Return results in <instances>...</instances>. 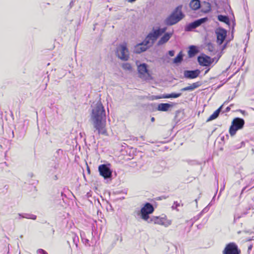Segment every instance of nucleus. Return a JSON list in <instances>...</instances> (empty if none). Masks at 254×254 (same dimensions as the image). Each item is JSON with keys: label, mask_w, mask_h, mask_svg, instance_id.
Segmentation results:
<instances>
[{"label": "nucleus", "mask_w": 254, "mask_h": 254, "mask_svg": "<svg viewBox=\"0 0 254 254\" xmlns=\"http://www.w3.org/2000/svg\"><path fill=\"white\" fill-rule=\"evenodd\" d=\"M90 120L92 123L94 131H97L98 134L108 135L106 128V112L101 102H98L93 108L90 115Z\"/></svg>", "instance_id": "1"}, {"label": "nucleus", "mask_w": 254, "mask_h": 254, "mask_svg": "<svg viewBox=\"0 0 254 254\" xmlns=\"http://www.w3.org/2000/svg\"><path fill=\"white\" fill-rule=\"evenodd\" d=\"M183 5L177 6L172 11L171 13L164 20V24L168 26L176 24L185 17V14L182 11Z\"/></svg>", "instance_id": "2"}, {"label": "nucleus", "mask_w": 254, "mask_h": 254, "mask_svg": "<svg viewBox=\"0 0 254 254\" xmlns=\"http://www.w3.org/2000/svg\"><path fill=\"white\" fill-rule=\"evenodd\" d=\"M154 211V208L152 204L150 202H146L143 204L140 211H135L134 213H136L137 215H140L141 218L146 221L150 218L149 215L152 214Z\"/></svg>", "instance_id": "3"}, {"label": "nucleus", "mask_w": 254, "mask_h": 254, "mask_svg": "<svg viewBox=\"0 0 254 254\" xmlns=\"http://www.w3.org/2000/svg\"><path fill=\"white\" fill-rule=\"evenodd\" d=\"M245 125V121L243 119L236 117L234 118L229 128V133L231 136H234L237 131L243 128Z\"/></svg>", "instance_id": "4"}, {"label": "nucleus", "mask_w": 254, "mask_h": 254, "mask_svg": "<svg viewBox=\"0 0 254 254\" xmlns=\"http://www.w3.org/2000/svg\"><path fill=\"white\" fill-rule=\"evenodd\" d=\"M98 171L100 176L105 180H112L113 171L111 169V164H103L99 166Z\"/></svg>", "instance_id": "5"}, {"label": "nucleus", "mask_w": 254, "mask_h": 254, "mask_svg": "<svg viewBox=\"0 0 254 254\" xmlns=\"http://www.w3.org/2000/svg\"><path fill=\"white\" fill-rule=\"evenodd\" d=\"M116 56L122 61H127L129 59L128 50L125 45H120L116 50Z\"/></svg>", "instance_id": "6"}, {"label": "nucleus", "mask_w": 254, "mask_h": 254, "mask_svg": "<svg viewBox=\"0 0 254 254\" xmlns=\"http://www.w3.org/2000/svg\"><path fill=\"white\" fill-rule=\"evenodd\" d=\"M197 59L199 64L203 66H209L214 62V59L203 53L199 55Z\"/></svg>", "instance_id": "7"}, {"label": "nucleus", "mask_w": 254, "mask_h": 254, "mask_svg": "<svg viewBox=\"0 0 254 254\" xmlns=\"http://www.w3.org/2000/svg\"><path fill=\"white\" fill-rule=\"evenodd\" d=\"M215 34L217 37V43L218 45H222L226 38L227 30L222 27H218L215 30Z\"/></svg>", "instance_id": "8"}, {"label": "nucleus", "mask_w": 254, "mask_h": 254, "mask_svg": "<svg viewBox=\"0 0 254 254\" xmlns=\"http://www.w3.org/2000/svg\"><path fill=\"white\" fill-rule=\"evenodd\" d=\"M241 251L234 243H230L226 245L223 251V254H240Z\"/></svg>", "instance_id": "9"}, {"label": "nucleus", "mask_w": 254, "mask_h": 254, "mask_svg": "<svg viewBox=\"0 0 254 254\" xmlns=\"http://www.w3.org/2000/svg\"><path fill=\"white\" fill-rule=\"evenodd\" d=\"M201 71L198 69L194 70H185L184 71V77L186 79H194L199 76Z\"/></svg>", "instance_id": "10"}, {"label": "nucleus", "mask_w": 254, "mask_h": 254, "mask_svg": "<svg viewBox=\"0 0 254 254\" xmlns=\"http://www.w3.org/2000/svg\"><path fill=\"white\" fill-rule=\"evenodd\" d=\"M165 217H160L158 216H153L151 217L147 221L148 223L154 222L155 224L164 225L165 227L168 226L171 224L170 222L166 223Z\"/></svg>", "instance_id": "11"}, {"label": "nucleus", "mask_w": 254, "mask_h": 254, "mask_svg": "<svg viewBox=\"0 0 254 254\" xmlns=\"http://www.w3.org/2000/svg\"><path fill=\"white\" fill-rule=\"evenodd\" d=\"M173 34V32H166L161 37L157 42V46H161L166 43L171 38Z\"/></svg>", "instance_id": "12"}, {"label": "nucleus", "mask_w": 254, "mask_h": 254, "mask_svg": "<svg viewBox=\"0 0 254 254\" xmlns=\"http://www.w3.org/2000/svg\"><path fill=\"white\" fill-rule=\"evenodd\" d=\"M146 37L151 41L152 44H153L154 42L157 40V39L160 37V35L157 30L153 28L152 31L147 34Z\"/></svg>", "instance_id": "13"}, {"label": "nucleus", "mask_w": 254, "mask_h": 254, "mask_svg": "<svg viewBox=\"0 0 254 254\" xmlns=\"http://www.w3.org/2000/svg\"><path fill=\"white\" fill-rule=\"evenodd\" d=\"M59 167V163L58 162H54L50 164L49 168L47 170V174L49 177H52L57 172Z\"/></svg>", "instance_id": "14"}, {"label": "nucleus", "mask_w": 254, "mask_h": 254, "mask_svg": "<svg viewBox=\"0 0 254 254\" xmlns=\"http://www.w3.org/2000/svg\"><path fill=\"white\" fill-rule=\"evenodd\" d=\"M137 70L138 73L141 75H144L145 74H147L148 76H150L149 73V70L148 69V65L145 63L141 64L139 65H138Z\"/></svg>", "instance_id": "15"}, {"label": "nucleus", "mask_w": 254, "mask_h": 254, "mask_svg": "<svg viewBox=\"0 0 254 254\" xmlns=\"http://www.w3.org/2000/svg\"><path fill=\"white\" fill-rule=\"evenodd\" d=\"M202 85V82L200 81H197L196 82L193 83L190 86L185 87L180 89V91L182 92L186 91H193L195 89L199 87Z\"/></svg>", "instance_id": "16"}, {"label": "nucleus", "mask_w": 254, "mask_h": 254, "mask_svg": "<svg viewBox=\"0 0 254 254\" xmlns=\"http://www.w3.org/2000/svg\"><path fill=\"white\" fill-rule=\"evenodd\" d=\"M173 104L169 103H160L158 105L157 110L159 111L167 112L172 107Z\"/></svg>", "instance_id": "17"}, {"label": "nucleus", "mask_w": 254, "mask_h": 254, "mask_svg": "<svg viewBox=\"0 0 254 254\" xmlns=\"http://www.w3.org/2000/svg\"><path fill=\"white\" fill-rule=\"evenodd\" d=\"M201 4L200 0H191L189 3V6L192 10H196L201 7Z\"/></svg>", "instance_id": "18"}, {"label": "nucleus", "mask_w": 254, "mask_h": 254, "mask_svg": "<svg viewBox=\"0 0 254 254\" xmlns=\"http://www.w3.org/2000/svg\"><path fill=\"white\" fill-rule=\"evenodd\" d=\"M199 50L198 48L194 45H191L189 47L188 50V56L189 58H192L194 57L197 53H198Z\"/></svg>", "instance_id": "19"}, {"label": "nucleus", "mask_w": 254, "mask_h": 254, "mask_svg": "<svg viewBox=\"0 0 254 254\" xmlns=\"http://www.w3.org/2000/svg\"><path fill=\"white\" fill-rule=\"evenodd\" d=\"M17 215L18 217H17V218L18 219H20L21 218H26L32 220H36L37 218V216L32 214L18 213Z\"/></svg>", "instance_id": "20"}, {"label": "nucleus", "mask_w": 254, "mask_h": 254, "mask_svg": "<svg viewBox=\"0 0 254 254\" xmlns=\"http://www.w3.org/2000/svg\"><path fill=\"white\" fill-rule=\"evenodd\" d=\"M201 11L204 13H207L211 10V4L208 2L204 1L201 4Z\"/></svg>", "instance_id": "21"}, {"label": "nucleus", "mask_w": 254, "mask_h": 254, "mask_svg": "<svg viewBox=\"0 0 254 254\" xmlns=\"http://www.w3.org/2000/svg\"><path fill=\"white\" fill-rule=\"evenodd\" d=\"M197 28L194 21L190 22L185 26V30L186 32H190L193 31L194 29Z\"/></svg>", "instance_id": "22"}, {"label": "nucleus", "mask_w": 254, "mask_h": 254, "mask_svg": "<svg viewBox=\"0 0 254 254\" xmlns=\"http://www.w3.org/2000/svg\"><path fill=\"white\" fill-rule=\"evenodd\" d=\"M217 19L219 21L224 22L227 25L230 24V21L228 16L219 14L217 16Z\"/></svg>", "instance_id": "23"}, {"label": "nucleus", "mask_w": 254, "mask_h": 254, "mask_svg": "<svg viewBox=\"0 0 254 254\" xmlns=\"http://www.w3.org/2000/svg\"><path fill=\"white\" fill-rule=\"evenodd\" d=\"M184 55L182 51H180L177 56L173 59V62L175 64H179L183 61Z\"/></svg>", "instance_id": "24"}, {"label": "nucleus", "mask_w": 254, "mask_h": 254, "mask_svg": "<svg viewBox=\"0 0 254 254\" xmlns=\"http://www.w3.org/2000/svg\"><path fill=\"white\" fill-rule=\"evenodd\" d=\"M147 47L140 45V43L137 44L134 48V51L137 54H140L147 50Z\"/></svg>", "instance_id": "25"}, {"label": "nucleus", "mask_w": 254, "mask_h": 254, "mask_svg": "<svg viewBox=\"0 0 254 254\" xmlns=\"http://www.w3.org/2000/svg\"><path fill=\"white\" fill-rule=\"evenodd\" d=\"M196 23L197 27L205 23L208 21V18L207 17H202L199 19L194 20Z\"/></svg>", "instance_id": "26"}, {"label": "nucleus", "mask_w": 254, "mask_h": 254, "mask_svg": "<svg viewBox=\"0 0 254 254\" xmlns=\"http://www.w3.org/2000/svg\"><path fill=\"white\" fill-rule=\"evenodd\" d=\"M153 44H152V42H150V40L147 38V37L146 36L144 40L140 43V45L143 46L144 47H147V49H148L150 48L151 46H152Z\"/></svg>", "instance_id": "27"}, {"label": "nucleus", "mask_w": 254, "mask_h": 254, "mask_svg": "<svg viewBox=\"0 0 254 254\" xmlns=\"http://www.w3.org/2000/svg\"><path fill=\"white\" fill-rule=\"evenodd\" d=\"M184 115V112L181 110H178L176 112V115L175 116V120L177 123L180 122L181 119L183 118Z\"/></svg>", "instance_id": "28"}, {"label": "nucleus", "mask_w": 254, "mask_h": 254, "mask_svg": "<svg viewBox=\"0 0 254 254\" xmlns=\"http://www.w3.org/2000/svg\"><path fill=\"white\" fill-rule=\"evenodd\" d=\"M219 115L218 111H214V112L207 119L206 122L216 119L218 117Z\"/></svg>", "instance_id": "29"}, {"label": "nucleus", "mask_w": 254, "mask_h": 254, "mask_svg": "<svg viewBox=\"0 0 254 254\" xmlns=\"http://www.w3.org/2000/svg\"><path fill=\"white\" fill-rule=\"evenodd\" d=\"M122 68L126 70L131 71L132 70L131 65L128 63H124L122 64Z\"/></svg>", "instance_id": "30"}, {"label": "nucleus", "mask_w": 254, "mask_h": 254, "mask_svg": "<svg viewBox=\"0 0 254 254\" xmlns=\"http://www.w3.org/2000/svg\"><path fill=\"white\" fill-rule=\"evenodd\" d=\"M156 29L157 30L160 36H161L163 34H165V33H166V31L167 29V27H164L163 28L158 27V28H156Z\"/></svg>", "instance_id": "31"}, {"label": "nucleus", "mask_w": 254, "mask_h": 254, "mask_svg": "<svg viewBox=\"0 0 254 254\" xmlns=\"http://www.w3.org/2000/svg\"><path fill=\"white\" fill-rule=\"evenodd\" d=\"M63 153V151L62 149H58V150L56 151V152L55 153V154L54 156H55V157H56V158L57 159H58V158H60V157L61 156H62V155Z\"/></svg>", "instance_id": "32"}, {"label": "nucleus", "mask_w": 254, "mask_h": 254, "mask_svg": "<svg viewBox=\"0 0 254 254\" xmlns=\"http://www.w3.org/2000/svg\"><path fill=\"white\" fill-rule=\"evenodd\" d=\"M207 50L210 52H213L214 50V47L213 45L211 43H209L207 45Z\"/></svg>", "instance_id": "33"}, {"label": "nucleus", "mask_w": 254, "mask_h": 254, "mask_svg": "<svg viewBox=\"0 0 254 254\" xmlns=\"http://www.w3.org/2000/svg\"><path fill=\"white\" fill-rule=\"evenodd\" d=\"M245 144V143L244 141H242L240 144L236 145L235 146H233L232 148L234 149H237L240 148L243 146H244Z\"/></svg>", "instance_id": "34"}, {"label": "nucleus", "mask_w": 254, "mask_h": 254, "mask_svg": "<svg viewBox=\"0 0 254 254\" xmlns=\"http://www.w3.org/2000/svg\"><path fill=\"white\" fill-rule=\"evenodd\" d=\"M182 95V93H171V98H176L180 97Z\"/></svg>", "instance_id": "35"}, {"label": "nucleus", "mask_w": 254, "mask_h": 254, "mask_svg": "<svg viewBox=\"0 0 254 254\" xmlns=\"http://www.w3.org/2000/svg\"><path fill=\"white\" fill-rule=\"evenodd\" d=\"M37 254H48V253L44 250L39 249L37 251Z\"/></svg>", "instance_id": "36"}, {"label": "nucleus", "mask_w": 254, "mask_h": 254, "mask_svg": "<svg viewBox=\"0 0 254 254\" xmlns=\"http://www.w3.org/2000/svg\"><path fill=\"white\" fill-rule=\"evenodd\" d=\"M180 205V203H178L177 201H175L174 202L173 205L172 206V209H176L178 210L177 208Z\"/></svg>", "instance_id": "37"}, {"label": "nucleus", "mask_w": 254, "mask_h": 254, "mask_svg": "<svg viewBox=\"0 0 254 254\" xmlns=\"http://www.w3.org/2000/svg\"><path fill=\"white\" fill-rule=\"evenodd\" d=\"M162 97L163 98H171V93L170 94H164L162 95Z\"/></svg>", "instance_id": "38"}, {"label": "nucleus", "mask_w": 254, "mask_h": 254, "mask_svg": "<svg viewBox=\"0 0 254 254\" xmlns=\"http://www.w3.org/2000/svg\"><path fill=\"white\" fill-rule=\"evenodd\" d=\"M168 55L170 57H173L175 55V51L174 50H170L168 51Z\"/></svg>", "instance_id": "39"}, {"label": "nucleus", "mask_w": 254, "mask_h": 254, "mask_svg": "<svg viewBox=\"0 0 254 254\" xmlns=\"http://www.w3.org/2000/svg\"><path fill=\"white\" fill-rule=\"evenodd\" d=\"M208 209L207 207L204 208L200 213H199V216H202V214L203 213L206 212L207 211Z\"/></svg>", "instance_id": "40"}, {"label": "nucleus", "mask_w": 254, "mask_h": 254, "mask_svg": "<svg viewBox=\"0 0 254 254\" xmlns=\"http://www.w3.org/2000/svg\"><path fill=\"white\" fill-rule=\"evenodd\" d=\"M81 239L84 243H85V245H87L89 243V240L87 239H83V238L81 236Z\"/></svg>", "instance_id": "41"}, {"label": "nucleus", "mask_w": 254, "mask_h": 254, "mask_svg": "<svg viewBox=\"0 0 254 254\" xmlns=\"http://www.w3.org/2000/svg\"><path fill=\"white\" fill-rule=\"evenodd\" d=\"M223 105H221L220 107H219L215 111H218V114L219 115L220 112L222 111Z\"/></svg>", "instance_id": "42"}, {"label": "nucleus", "mask_w": 254, "mask_h": 254, "mask_svg": "<svg viewBox=\"0 0 254 254\" xmlns=\"http://www.w3.org/2000/svg\"><path fill=\"white\" fill-rule=\"evenodd\" d=\"M239 111L244 116L248 115V114L244 110H239Z\"/></svg>", "instance_id": "43"}, {"label": "nucleus", "mask_w": 254, "mask_h": 254, "mask_svg": "<svg viewBox=\"0 0 254 254\" xmlns=\"http://www.w3.org/2000/svg\"><path fill=\"white\" fill-rule=\"evenodd\" d=\"M229 43V41H227L226 43H225L223 46H222V50H224L226 47H227V44Z\"/></svg>", "instance_id": "44"}, {"label": "nucleus", "mask_w": 254, "mask_h": 254, "mask_svg": "<svg viewBox=\"0 0 254 254\" xmlns=\"http://www.w3.org/2000/svg\"><path fill=\"white\" fill-rule=\"evenodd\" d=\"M225 184H224L223 186L221 188L219 196L220 195V193H221V192L224 190V189L225 188Z\"/></svg>", "instance_id": "45"}, {"label": "nucleus", "mask_w": 254, "mask_h": 254, "mask_svg": "<svg viewBox=\"0 0 254 254\" xmlns=\"http://www.w3.org/2000/svg\"><path fill=\"white\" fill-rule=\"evenodd\" d=\"M53 176V179L55 181H56L58 180V177L57 175H55V174L52 176Z\"/></svg>", "instance_id": "46"}, {"label": "nucleus", "mask_w": 254, "mask_h": 254, "mask_svg": "<svg viewBox=\"0 0 254 254\" xmlns=\"http://www.w3.org/2000/svg\"><path fill=\"white\" fill-rule=\"evenodd\" d=\"M201 216H199V214L198 215H197L195 217H194L193 219H194L195 221H196L198 219H199V218L201 217Z\"/></svg>", "instance_id": "47"}, {"label": "nucleus", "mask_w": 254, "mask_h": 254, "mask_svg": "<svg viewBox=\"0 0 254 254\" xmlns=\"http://www.w3.org/2000/svg\"><path fill=\"white\" fill-rule=\"evenodd\" d=\"M231 108H230V107L229 106V107H227L226 109H225V110L224 111V112H228L230 111Z\"/></svg>", "instance_id": "48"}, {"label": "nucleus", "mask_w": 254, "mask_h": 254, "mask_svg": "<svg viewBox=\"0 0 254 254\" xmlns=\"http://www.w3.org/2000/svg\"><path fill=\"white\" fill-rule=\"evenodd\" d=\"M161 98H163L162 96H154V98H153V99H159Z\"/></svg>", "instance_id": "49"}, {"label": "nucleus", "mask_w": 254, "mask_h": 254, "mask_svg": "<svg viewBox=\"0 0 254 254\" xmlns=\"http://www.w3.org/2000/svg\"><path fill=\"white\" fill-rule=\"evenodd\" d=\"M221 140L222 141H225V136L224 135H223V136H221Z\"/></svg>", "instance_id": "50"}, {"label": "nucleus", "mask_w": 254, "mask_h": 254, "mask_svg": "<svg viewBox=\"0 0 254 254\" xmlns=\"http://www.w3.org/2000/svg\"><path fill=\"white\" fill-rule=\"evenodd\" d=\"M252 240H254V237H252V238H248L247 240V241H252Z\"/></svg>", "instance_id": "51"}, {"label": "nucleus", "mask_w": 254, "mask_h": 254, "mask_svg": "<svg viewBox=\"0 0 254 254\" xmlns=\"http://www.w3.org/2000/svg\"><path fill=\"white\" fill-rule=\"evenodd\" d=\"M252 248H253V245H251L250 246H249V247H248V251L249 252L250 251H251Z\"/></svg>", "instance_id": "52"}, {"label": "nucleus", "mask_w": 254, "mask_h": 254, "mask_svg": "<svg viewBox=\"0 0 254 254\" xmlns=\"http://www.w3.org/2000/svg\"><path fill=\"white\" fill-rule=\"evenodd\" d=\"M247 187H244V188L242 189V191H241V195H242V194L244 192V191L246 190V189H247Z\"/></svg>", "instance_id": "53"}, {"label": "nucleus", "mask_w": 254, "mask_h": 254, "mask_svg": "<svg viewBox=\"0 0 254 254\" xmlns=\"http://www.w3.org/2000/svg\"><path fill=\"white\" fill-rule=\"evenodd\" d=\"M210 68H208L204 72V75L207 74L208 72L209 71Z\"/></svg>", "instance_id": "54"}, {"label": "nucleus", "mask_w": 254, "mask_h": 254, "mask_svg": "<svg viewBox=\"0 0 254 254\" xmlns=\"http://www.w3.org/2000/svg\"><path fill=\"white\" fill-rule=\"evenodd\" d=\"M225 136V140L226 139H229V136L228 134H226L225 135H224Z\"/></svg>", "instance_id": "55"}, {"label": "nucleus", "mask_w": 254, "mask_h": 254, "mask_svg": "<svg viewBox=\"0 0 254 254\" xmlns=\"http://www.w3.org/2000/svg\"><path fill=\"white\" fill-rule=\"evenodd\" d=\"M232 99H233V97L230 98V97H229L228 98V101H226V102H225L224 104H225V103H226L228 102H229V101L232 100Z\"/></svg>", "instance_id": "56"}, {"label": "nucleus", "mask_w": 254, "mask_h": 254, "mask_svg": "<svg viewBox=\"0 0 254 254\" xmlns=\"http://www.w3.org/2000/svg\"><path fill=\"white\" fill-rule=\"evenodd\" d=\"M136 0H127V1L129 2H134L135 1H136Z\"/></svg>", "instance_id": "57"}, {"label": "nucleus", "mask_w": 254, "mask_h": 254, "mask_svg": "<svg viewBox=\"0 0 254 254\" xmlns=\"http://www.w3.org/2000/svg\"><path fill=\"white\" fill-rule=\"evenodd\" d=\"M154 121H155V118H154V117H152V118H151V121L152 122H154Z\"/></svg>", "instance_id": "58"}, {"label": "nucleus", "mask_w": 254, "mask_h": 254, "mask_svg": "<svg viewBox=\"0 0 254 254\" xmlns=\"http://www.w3.org/2000/svg\"><path fill=\"white\" fill-rule=\"evenodd\" d=\"M194 201H195V202H196V205H197V198H196V199H195L194 200Z\"/></svg>", "instance_id": "59"}, {"label": "nucleus", "mask_w": 254, "mask_h": 254, "mask_svg": "<svg viewBox=\"0 0 254 254\" xmlns=\"http://www.w3.org/2000/svg\"><path fill=\"white\" fill-rule=\"evenodd\" d=\"M29 176H30V177H32L33 175L32 173H31V174H29Z\"/></svg>", "instance_id": "60"}, {"label": "nucleus", "mask_w": 254, "mask_h": 254, "mask_svg": "<svg viewBox=\"0 0 254 254\" xmlns=\"http://www.w3.org/2000/svg\"><path fill=\"white\" fill-rule=\"evenodd\" d=\"M4 188H6V189H7L8 187H7L6 185H5V186H4Z\"/></svg>", "instance_id": "61"}, {"label": "nucleus", "mask_w": 254, "mask_h": 254, "mask_svg": "<svg viewBox=\"0 0 254 254\" xmlns=\"http://www.w3.org/2000/svg\"><path fill=\"white\" fill-rule=\"evenodd\" d=\"M87 171H88L89 173L90 172V170H89V168H88Z\"/></svg>", "instance_id": "62"}, {"label": "nucleus", "mask_w": 254, "mask_h": 254, "mask_svg": "<svg viewBox=\"0 0 254 254\" xmlns=\"http://www.w3.org/2000/svg\"><path fill=\"white\" fill-rule=\"evenodd\" d=\"M158 200H161V197H159V198L158 199Z\"/></svg>", "instance_id": "63"}, {"label": "nucleus", "mask_w": 254, "mask_h": 254, "mask_svg": "<svg viewBox=\"0 0 254 254\" xmlns=\"http://www.w3.org/2000/svg\"><path fill=\"white\" fill-rule=\"evenodd\" d=\"M61 195H63V192H61Z\"/></svg>", "instance_id": "64"}]
</instances>
